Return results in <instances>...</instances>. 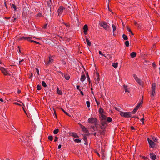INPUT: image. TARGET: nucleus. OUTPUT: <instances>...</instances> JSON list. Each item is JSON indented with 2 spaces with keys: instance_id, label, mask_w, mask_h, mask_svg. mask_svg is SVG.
Masks as SVG:
<instances>
[{
  "instance_id": "nucleus-6",
  "label": "nucleus",
  "mask_w": 160,
  "mask_h": 160,
  "mask_svg": "<svg viewBox=\"0 0 160 160\" xmlns=\"http://www.w3.org/2000/svg\"><path fill=\"white\" fill-rule=\"evenodd\" d=\"M88 121L90 123L96 124L97 122V119L95 118H91L88 119Z\"/></svg>"
},
{
  "instance_id": "nucleus-32",
  "label": "nucleus",
  "mask_w": 160,
  "mask_h": 160,
  "mask_svg": "<svg viewBox=\"0 0 160 160\" xmlns=\"http://www.w3.org/2000/svg\"><path fill=\"white\" fill-rule=\"evenodd\" d=\"M37 89L38 90H41V86L39 84L37 86Z\"/></svg>"
},
{
  "instance_id": "nucleus-39",
  "label": "nucleus",
  "mask_w": 160,
  "mask_h": 160,
  "mask_svg": "<svg viewBox=\"0 0 160 160\" xmlns=\"http://www.w3.org/2000/svg\"><path fill=\"white\" fill-rule=\"evenodd\" d=\"M112 28H113V32H114V31L116 29L115 26L114 24L112 25Z\"/></svg>"
},
{
  "instance_id": "nucleus-34",
  "label": "nucleus",
  "mask_w": 160,
  "mask_h": 160,
  "mask_svg": "<svg viewBox=\"0 0 160 160\" xmlns=\"http://www.w3.org/2000/svg\"><path fill=\"white\" fill-rule=\"evenodd\" d=\"M86 75H87V79L88 80V81L89 83H90V78L89 77V76H88V73H86Z\"/></svg>"
},
{
  "instance_id": "nucleus-35",
  "label": "nucleus",
  "mask_w": 160,
  "mask_h": 160,
  "mask_svg": "<svg viewBox=\"0 0 160 160\" xmlns=\"http://www.w3.org/2000/svg\"><path fill=\"white\" fill-rule=\"evenodd\" d=\"M48 139L50 141H52L53 139V137L52 136H49L48 137Z\"/></svg>"
},
{
  "instance_id": "nucleus-7",
  "label": "nucleus",
  "mask_w": 160,
  "mask_h": 160,
  "mask_svg": "<svg viewBox=\"0 0 160 160\" xmlns=\"http://www.w3.org/2000/svg\"><path fill=\"white\" fill-rule=\"evenodd\" d=\"M65 9V8L61 6H60L58 9V12L59 16H60L63 11V10Z\"/></svg>"
},
{
  "instance_id": "nucleus-37",
  "label": "nucleus",
  "mask_w": 160,
  "mask_h": 160,
  "mask_svg": "<svg viewBox=\"0 0 160 160\" xmlns=\"http://www.w3.org/2000/svg\"><path fill=\"white\" fill-rule=\"evenodd\" d=\"M112 120L111 118L108 117L107 118V121L109 122H111L112 121Z\"/></svg>"
},
{
  "instance_id": "nucleus-59",
  "label": "nucleus",
  "mask_w": 160,
  "mask_h": 160,
  "mask_svg": "<svg viewBox=\"0 0 160 160\" xmlns=\"http://www.w3.org/2000/svg\"><path fill=\"white\" fill-rule=\"evenodd\" d=\"M22 104H23V107H22V108H23V110H24L25 113H26V114H27V113H26V111H25V109H24V107H25V106H24V104L22 103Z\"/></svg>"
},
{
  "instance_id": "nucleus-42",
  "label": "nucleus",
  "mask_w": 160,
  "mask_h": 160,
  "mask_svg": "<svg viewBox=\"0 0 160 160\" xmlns=\"http://www.w3.org/2000/svg\"><path fill=\"white\" fill-rule=\"evenodd\" d=\"M61 109L63 111V112L67 115L69 116V114L67 113V112H66L65 110H64L63 109H62V108H61Z\"/></svg>"
},
{
  "instance_id": "nucleus-10",
  "label": "nucleus",
  "mask_w": 160,
  "mask_h": 160,
  "mask_svg": "<svg viewBox=\"0 0 160 160\" xmlns=\"http://www.w3.org/2000/svg\"><path fill=\"white\" fill-rule=\"evenodd\" d=\"M83 29L84 30V33L86 35L87 34V31L88 30V26L87 25L85 24L84 25Z\"/></svg>"
},
{
  "instance_id": "nucleus-57",
  "label": "nucleus",
  "mask_w": 160,
  "mask_h": 160,
  "mask_svg": "<svg viewBox=\"0 0 160 160\" xmlns=\"http://www.w3.org/2000/svg\"><path fill=\"white\" fill-rule=\"evenodd\" d=\"M58 72L60 74L62 75V77H63V75H64V74H63L62 72L61 71H59Z\"/></svg>"
},
{
  "instance_id": "nucleus-40",
  "label": "nucleus",
  "mask_w": 160,
  "mask_h": 160,
  "mask_svg": "<svg viewBox=\"0 0 160 160\" xmlns=\"http://www.w3.org/2000/svg\"><path fill=\"white\" fill-rule=\"evenodd\" d=\"M153 140L155 142H157L158 141V139H157L155 137H153L152 138Z\"/></svg>"
},
{
  "instance_id": "nucleus-36",
  "label": "nucleus",
  "mask_w": 160,
  "mask_h": 160,
  "mask_svg": "<svg viewBox=\"0 0 160 160\" xmlns=\"http://www.w3.org/2000/svg\"><path fill=\"white\" fill-rule=\"evenodd\" d=\"M100 113L101 114H102L103 112V109L101 107L100 108H99V111Z\"/></svg>"
},
{
  "instance_id": "nucleus-58",
  "label": "nucleus",
  "mask_w": 160,
  "mask_h": 160,
  "mask_svg": "<svg viewBox=\"0 0 160 160\" xmlns=\"http://www.w3.org/2000/svg\"><path fill=\"white\" fill-rule=\"evenodd\" d=\"M96 102L98 105H99L100 104V102L98 101H95Z\"/></svg>"
},
{
  "instance_id": "nucleus-3",
  "label": "nucleus",
  "mask_w": 160,
  "mask_h": 160,
  "mask_svg": "<svg viewBox=\"0 0 160 160\" xmlns=\"http://www.w3.org/2000/svg\"><path fill=\"white\" fill-rule=\"evenodd\" d=\"M148 141L149 145V147L151 148H153L155 145V143L149 138H148Z\"/></svg>"
},
{
  "instance_id": "nucleus-18",
  "label": "nucleus",
  "mask_w": 160,
  "mask_h": 160,
  "mask_svg": "<svg viewBox=\"0 0 160 160\" xmlns=\"http://www.w3.org/2000/svg\"><path fill=\"white\" fill-rule=\"evenodd\" d=\"M101 116L102 118V120H106V116L102 114H101Z\"/></svg>"
},
{
  "instance_id": "nucleus-11",
  "label": "nucleus",
  "mask_w": 160,
  "mask_h": 160,
  "mask_svg": "<svg viewBox=\"0 0 160 160\" xmlns=\"http://www.w3.org/2000/svg\"><path fill=\"white\" fill-rule=\"evenodd\" d=\"M32 38L31 37H23L21 38H20V40H22L23 39H24L25 40H27L31 42V41H32L31 40V39Z\"/></svg>"
},
{
  "instance_id": "nucleus-13",
  "label": "nucleus",
  "mask_w": 160,
  "mask_h": 160,
  "mask_svg": "<svg viewBox=\"0 0 160 160\" xmlns=\"http://www.w3.org/2000/svg\"><path fill=\"white\" fill-rule=\"evenodd\" d=\"M83 74L81 76L80 80L81 81L83 82L84 81L86 78V77L85 74H84V73L83 72H82V73H83Z\"/></svg>"
},
{
  "instance_id": "nucleus-2",
  "label": "nucleus",
  "mask_w": 160,
  "mask_h": 160,
  "mask_svg": "<svg viewBox=\"0 0 160 160\" xmlns=\"http://www.w3.org/2000/svg\"><path fill=\"white\" fill-rule=\"evenodd\" d=\"M99 25L100 27L103 28L105 30H108V26L106 22H101L99 23Z\"/></svg>"
},
{
  "instance_id": "nucleus-53",
  "label": "nucleus",
  "mask_w": 160,
  "mask_h": 160,
  "mask_svg": "<svg viewBox=\"0 0 160 160\" xmlns=\"http://www.w3.org/2000/svg\"><path fill=\"white\" fill-rule=\"evenodd\" d=\"M91 128H92L93 129V130H94L95 131L96 130L95 129V127L94 126H92L91 127Z\"/></svg>"
},
{
  "instance_id": "nucleus-38",
  "label": "nucleus",
  "mask_w": 160,
  "mask_h": 160,
  "mask_svg": "<svg viewBox=\"0 0 160 160\" xmlns=\"http://www.w3.org/2000/svg\"><path fill=\"white\" fill-rule=\"evenodd\" d=\"M74 141L76 142L79 143L81 142V140L79 139H75L74 140Z\"/></svg>"
},
{
  "instance_id": "nucleus-45",
  "label": "nucleus",
  "mask_w": 160,
  "mask_h": 160,
  "mask_svg": "<svg viewBox=\"0 0 160 160\" xmlns=\"http://www.w3.org/2000/svg\"><path fill=\"white\" fill-rule=\"evenodd\" d=\"M17 19V18H14L13 17L12 19V20L13 22H15Z\"/></svg>"
},
{
  "instance_id": "nucleus-33",
  "label": "nucleus",
  "mask_w": 160,
  "mask_h": 160,
  "mask_svg": "<svg viewBox=\"0 0 160 160\" xmlns=\"http://www.w3.org/2000/svg\"><path fill=\"white\" fill-rule=\"evenodd\" d=\"M86 104L88 108L90 107V102L88 101H87L86 102Z\"/></svg>"
},
{
  "instance_id": "nucleus-50",
  "label": "nucleus",
  "mask_w": 160,
  "mask_h": 160,
  "mask_svg": "<svg viewBox=\"0 0 160 160\" xmlns=\"http://www.w3.org/2000/svg\"><path fill=\"white\" fill-rule=\"evenodd\" d=\"M137 110H136L135 109H134L133 111H132V112H131L132 113L134 114L137 111Z\"/></svg>"
},
{
  "instance_id": "nucleus-62",
  "label": "nucleus",
  "mask_w": 160,
  "mask_h": 160,
  "mask_svg": "<svg viewBox=\"0 0 160 160\" xmlns=\"http://www.w3.org/2000/svg\"><path fill=\"white\" fill-rule=\"evenodd\" d=\"M64 24L67 27H69V25L68 24H67V23H64Z\"/></svg>"
},
{
  "instance_id": "nucleus-52",
  "label": "nucleus",
  "mask_w": 160,
  "mask_h": 160,
  "mask_svg": "<svg viewBox=\"0 0 160 160\" xmlns=\"http://www.w3.org/2000/svg\"><path fill=\"white\" fill-rule=\"evenodd\" d=\"M99 53L100 55H102L103 56H104L105 57H106V56L103 54H102V52H101V51H99Z\"/></svg>"
},
{
  "instance_id": "nucleus-22",
  "label": "nucleus",
  "mask_w": 160,
  "mask_h": 160,
  "mask_svg": "<svg viewBox=\"0 0 160 160\" xmlns=\"http://www.w3.org/2000/svg\"><path fill=\"white\" fill-rule=\"evenodd\" d=\"M72 135L76 138H78V136L77 135V134L75 133H72Z\"/></svg>"
},
{
  "instance_id": "nucleus-12",
  "label": "nucleus",
  "mask_w": 160,
  "mask_h": 160,
  "mask_svg": "<svg viewBox=\"0 0 160 160\" xmlns=\"http://www.w3.org/2000/svg\"><path fill=\"white\" fill-rule=\"evenodd\" d=\"M151 158L152 160H155L156 158V156L153 154V152H151L150 154Z\"/></svg>"
},
{
  "instance_id": "nucleus-30",
  "label": "nucleus",
  "mask_w": 160,
  "mask_h": 160,
  "mask_svg": "<svg viewBox=\"0 0 160 160\" xmlns=\"http://www.w3.org/2000/svg\"><path fill=\"white\" fill-rule=\"evenodd\" d=\"M143 103V102L142 101H141L138 104L137 106L139 108L140 106Z\"/></svg>"
},
{
  "instance_id": "nucleus-27",
  "label": "nucleus",
  "mask_w": 160,
  "mask_h": 160,
  "mask_svg": "<svg viewBox=\"0 0 160 160\" xmlns=\"http://www.w3.org/2000/svg\"><path fill=\"white\" fill-rule=\"evenodd\" d=\"M59 131V129H55L53 131V133L54 134H57Z\"/></svg>"
},
{
  "instance_id": "nucleus-15",
  "label": "nucleus",
  "mask_w": 160,
  "mask_h": 160,
  "mask_svg": "<svg viewBox=\"0 0 160 160\" xmlns=\"http://www.w3.org/2000/svg\"><path fill=\"white\" fill-rule=\"evenodd\" d=\"M86 41L87 42V43L88 45L89 46H91V42H90L89 40H88V38H86Z\"/></svg>"
},
{
  "instance_id": "nucleus-56",
  "label": "nucleus",
  "mask_w": 160,
  "mask_h": 160,
  "mask_svg": "<svg viewBox=\"0 0 160 160\" xmlns=\"http://www.w3.org/2000/svg\"><path fill=\"white\" fill-rule=\"evenodd\" d=\"M13 104H16V105H19V106H21V105L19 103H18L17 102H14Z\"/></svg>"
},
{
  "instance_id": "nucleus-21",
  "label": "nucleus",
  "mask_w": 160,
  "mask_h": 160,
  "mask_svg": "<svg viewBox=\"0 0 160 160\" xmlns=\"http://www.w3.org/2000/svg\"><path fill=\"white\" fill-rule=\"evenodd\" d=\"M122 38L123 39H124L125 40H127L128 39L127 36L124 34H123L122 35Z\"/></svg>"
},
{
  "instance_id": "nucleus-51",
  "label": "nucleus",
  "mask_w": 160,
  "mask_h": 160,
  "mask_svg": "<svg viewBox=\"0 0 160 160\" xmlns=\"http://www.w3.org/2000/svg\"><path fill=\"white\" fill-rule=\"evenodd\" d=\"M55 139L54 140V142H56L58 141V138L57 136H55Z\"/></svg>"
},
{
  "instance_id": "nucleus-24",
  "label": "nucleus",
  "mask_w": 160,
  "mask_h": 160,
  "mask_svg": "<svg viewBox=\"0 0 160 160\" xmlns=\"http://www.w3.org/2000/svg\"><path fill=\"white\" fill-rule=\"evenodd\" d=\"M123 87L124 88L125 92H129V91L128 90V88H127V86H126V85H123Z\"/></svg>"
},
{
  "instance_id": "nucleus-64",
  "label": "nucleus",
  "mask_w": 160,
  "mask_h": 160,
  "mask_svg": "<svg viewBox=\"0 0 160 160\" xmlns=\"http://www.w3.org/2000/svg\"><path fill=\"white\" fill-rule=\"evenodd\" d=\"M47 24H45L44 26V28H47Z\"/></svg>"
},
{
  "instance_id": "nucleus-29",
  "label": "nucleus",
  "mask_w": 160,
  "mask_h": 160,
  "mask_svg": "<svg viewBox=\"0 0 160 160\" xmlns=\"http://www.w3.org/2000/svg\"><path fill=\"white\" fill-rule=\"evenodd\" d=\"M42 84L43 87H47V85L44 81H42Z\"/></svg>"
},
{
  "instance_id": "nucleus-16",
  "label": "nucleus",
  "mask_w": 160,
  "mask_h": 160,
  "mask_svg": "<svg viewBox=\"0 0 160 160\" xmlns=\"http://www.w3.org/2000/svg\"><path fill=\"white\" fill-rule=\"evenodd\" d=\"M136 55V53L135 52H133L130 53V56L133 58L135 57Z\"/></svg>"
},
{
  "instance_id": "nucleus-61",
  "label": "nucleus",
  "mask_w": 160,
  "mask_h": 160,
  "mask_svg": "<svg viewBox=\"0 0 160 160\" xmlns=\"http://www.w3.org/2000/svg\"><path fill=\"white\" fill-rule=\"evenodd\" d=\"M127 30L129 32H131V30H130V29L129 28H127Z\"/></svg>"
},
{
  "instance_id": "nucleus-48",
  "label": "nucleus",
  "mask_w": 160,
  "mask_h": 160,
  "mask_svg": "<svg viewBox=\"0 0 160 160\" xmlns=\"http://www.w3.org/2000/svg\"><path fill=\"white\" fill-rule=\"evenodd\" d=\"M42 16V14L41 13H39L38 15H37V16L38 17H41Z\"/></svg>"
},
{
  "instance_id": "nucleus-49",
  "label": "nucleus",
  "mask_w": 160,
  "mask_h": 160,
  "mask_svg": "<svg viewBox=\"0 0 160 160\" xmlns=\"http://www.w3.org/2000/svg\"><path fill=\"white\" fill-rule=\"evenodd\" d=\"M135 79L137 82H138V81H140L141 80L138 77L137 78H135Z\"/></svg>"
},
{
  "instance_id": "nucleus-60",
  "label": "nucleus",
  "mask_w": 160,
  "mask_h": 160,
  "mask_svg": "<svg viewBox=\"0 0 160 160\" xmlns=\"http://www.w3.org/2000/svg\"><path fill=\"white\" fill-rule=\"evenodd\" d=\"M22 104H23V107H22V108H23V110H24L25 113H26V114H27V113H26V111H25V109H24V107H25V106H24V104L22 103Z\"/></svg>"
},
{
  "instance_id": "nucleus-17",
  "label": "nucleus",
  "mask_w": 160,
  "mask_h": 160,
  "mask_svg": "<svg viewBox=\"0 0 160 160\" xmlns=\"http://www.w3.org/2000/svg\"><path fill=\"white\" fill-rule=\"evenodd\" d=\"M11 7L14 9V10L16 11L17 10V8L16 6L13 4H10Z\"/></svg>"
},
{
  "instance_id": "nucleus-20",
  "label": "nucleus",
  "mask_w": 160,
  "mask_h": 160,
  "mask_svg": "<svg viewBox=\"0 0 160 160\" xmlns=\"http://www.w3.org/2000/svg\"><path fill=\"white\" fill-rule=\"evenodd\" d=\"M118 62L116 63H113L112 66L113 67L115 68H116L118 67Z\"/></svg>"
},
{
  "instance_id": "nucleus-9",
  "label": "nucleus",
  "mask_w": 160,
  "mask_h": 160,
  "mask_svg": "<svg viewBox=\"0 0 160 160\" xmlns=\"http://www.w3.org/2000/svg\"><path fill=\"white\" fill-rule=\"evenodd\" d=\"M23 10L24 12H27L28 11L29 9V7L27 3L23 5Z\"/></svg>"
},
{
  "instance_id": "nucleus-19",
  "label": "nucleus",
  "mask_w": 160,
  "mask_h": 160,
  "mask_svg": "<svg viewBox=\"0 0 160 160\" xmlns=\"http://www.w3.org/2000/svg\"><path fill=\"white\" fill-rule=\"evenodd\" d=\"M52 60H53V59L52 58H50V57H49V61L48 62H46V64H48L50 63H51V62H52Z\"/></svg>"
},
{
  "instance_id": "nucleus-25",
  "label": "nucleus",
  "mask_w": 160,
  "mask_h": 160,
  "mask_svg": "<svg viewBox=\"0 0 160 160\" xmlns=\"http://www.w3.org/2000/svg\"><path fill=\"white\" fill-rule=\"evenodd\" d=\"M82 131L88 134H90L89 133L88 131L86 128H84V129Z\"/></svg>"
},
{
  "instance_id": "nucleus-41",
  "label": "nucleus",
  "mask_w": 160,
  "mask_h": 160,
  "mask_svg": "<svg viewBox=\"0 0 160 160\" xmlns=\"http://www.w3.org/2000/svg\"><path fill=\"white\" fill-rule=\"evenodd\" d=\"M138 84H139V85H142V82L141 81V80H140L139 81H138Z\"/></svg>"
},
{
  "instance_id": "nucleus-47",
  "label": "nucleus",
  "mask_w": 160,
  "mask_h": 160,
  "mask_svg": "<svg viewBox=\"0 0 160 160\" xmlns=\"http://www.w3.org/2000/svg\"><path fill=\"white\" fill-rule=\"evenodd\" d=\"M31 42H34V43H36V44H39L40 43L38 42H37L36 41H31Z\"/></svg>"
},
{
  "instance_id": "nucleus-54",
  "label": "nucleus",
  "mask_w": 160,
  "mask_h": 160,
  "mask_svg": "<svg viewBox=\"0 0 160 160\" xmlns=\"http://www.w3.org/2000/svg\"><path fill=\"white\" fill-rule=\"evenodd\" d=\"M133 76L135 79L138 77L135 74H133Z\"/></svg>"
},
{
  "instance_id": "nucleus-8",
  "label": "nucleus",
  "mask_w": 160,
  "mask_h": 160,
  "mask_svg": "<svg viewBox=\"0 0 160 160\" xmlns=\"http://www.w3.org/2000/svg\"><path fill=\"white\" fill-rule=\"evenodd\" d=\"M0 70L2 71L4 75H8V72L6 71V69L3 67H0Z\"/></svg>"
},
{
  "instance_id": "nucleus-1",
  "label": "nucleus",
  "mask_w": 160,
  "mask_h": 160,
  "mask_svg": "<svg viewBox=\"0 0 160 160\" xmlns=\"http://www.w3.org/2000/svg\"><path fill=\"white\" fill-rule=\"evenodd\" d=\"M132 113L131 112H120V114L122 117L125 118H129L131 116Z\"/></svg>"
},
{
  "instance_id": "nucleus-5",
  "label": "nucleus",
  "mask_w": 160,
  "mask_h": 160,
  "mask_svg": "<svg viewBox=\"0 0 160 160\" xmlns=\"http://www.w3.org/2000/svg\"><path fill=\"white\" fill-rule=\"evenodd\" d=\"M156 84L155 83H153L152 86V94L151 96L152 97L153 96L154 94H155V91L156 88Z\"/></svg>"
},
{
  "instance_id": "nucleus-4",
  "label": "nucleus",
  "mask_w": 160,
  "mask_h": 160,
  "mask_svg": "<svg viewBox=\"0 0 160 160\" xmlns=\"http://www.w3.org/2000/svg\"><path fill=\"white\" fill-rule=\"evenodd\" d=\"M94 77L95 80V83L97 84H98L100 81L99 73H95L94 75Z\"/></svg>"
},
{
  "instance_id": "nucleus-44",
  "label": "nucleus",
  "mask_w": 160,
  "mask_h": 160,
  "mask_svg": "<svg viewBox=\"0 0 160 160\" xmlns=\"http://www.w3.org/2000/svg\"><path fill=\"white\" fill-rule=\"evenodd\" d=\"M80 126L81 128L82 129V130H83L84 128H86L84 126H83L81 124L80 125Z\"/></svg>"
},
{
  "instance_id": "nucleus-23",
  "label": "nucleus",
  "mask_w": 160,
  "mask_h": 160,
  "mask_svg": "<svg viewBox=\"0 0 160 160\" xmlns=\"http://www.w3.org/2000/svg\"><path fill=\"white\" fill-rule=\"evenodd\" d=\"M63 77H64L67 80H68L70 78V76L68 75H64Z\"/></svg>"
},
{
  "instance_id": "nucleus-28",
  "label": "nucleus",
  "mask_w": 160,
  "mask_h": 160,
  "mask_svg": "<svg viewBox=\"0 0 160 160\" xmlns=\"http://www.w3.org/2000/svg\"><path fill=\"white\" fill-rule=\"evenodd\" d=\"M57 91L58 93V94L60 95H61L62 94V92L61 90H59V88L58 87L57 88Z\"/></svg>"
},
{
  "instance_id": "nucleus-46",
  "label": "nucleus",
  "mask_w": 160,
  "mask_h": 160,
  "mask_svg": "<svg viewBox=\"0 0 160 160\" xmlns=\"http://www.w3.org/2000/svg\"><path fill=\"white\" fill-rule=\"evenodd\" d=\"M115 109L118 111H119L121 110V108H117V107H115Z\"/></svg>"
},
{
  "instance_id": "nucleus-43",
  "label": "nucleus",
  "mask_w": 160,
  "mask_h": 160,
  "mask_svg": "<svg viewBox=\"0 0 160 160\" xmlns=\"http://www.w3.org/2000/svg\"><path fill=\"white\" fill-rule=\"evenodd\" d=\"M80 126L81 128L82 129V130H83L84 128H86L84 126H83L81 124L80 125Z\"/></svg>"
},
{
  "instance_id": "nucleus-14",
  "label": "nucleus",
  "mask_w": 160,
  "mask_h": 160,
  "mask_svg": "<svg viewBox=\"0 0 160 160\" xmlns=\"http://www.w3.org/2000/svg\"><path fill=\"white\" fill-rule=\"evenodd\" d=\"M101 123L103 126H104L107 123V121L106 120H101Z\"/></svg>"
},
{
  "instance_id": "nucleus-55",
  "label": "nucleus",
  "mask_w": 160,
  "mask_h": 160,
  "mask_svg": "<svg viewBox=\"0 0 160 160\" xmlns=\"http://www.w3.org/2000/svg\"><path fill=\"white\" fill-rule=\"evenodd\" d=\"M36 72H37V73L38 75H39V69L38 68H36Z\"/></svg>"
},
{
  "instance_id": "nucleus-31",
  "label": "nucleus",
  "mask_w": 160,
  "mask_h": 160,
  "mask_svg": "<svg viewBox=\"0 0 160 160\" xmlns=\"http://www.w3.org/2000/svg\"><path fill=\"white\" fill-rule=\"evenodd\" d=\"M83 139L85 142V144H86L87 142V139L86 136H84Z\"/></svg>"
},
{
  "instance_id": "nucleus-26",
  "label": "nucleus",
  "mask_w": 160,
  "mask_h": 160,
  "mask_svg": "<svg viewBox=\"0 0 160 160\" xmlns=\"http://www.w3.org/2000/svg\"><path fill=\"white\" fill-rule=\"evenodd\" d=\"M125 44L126 46L127 47H128L129 46V43L128 41H125Z\"/></svg>"
},
{
  "instance_id": "nucleus-63",
  "label": "nucleus",
  "mask_w": 160,
  "mask_h": 160,
  "mask_svg": "<svg viewBox=\"0 0 160 160\" xmlns=\"http://www.w3.org/2000/svg\"><path fill=\"white\" fill-rule=\"evenodd\" d=\"M24 59H22L21 60H20L19 61V64H20L21 63V62L24 61Z\"/></svg>"
}]
</instances>
